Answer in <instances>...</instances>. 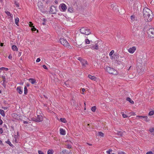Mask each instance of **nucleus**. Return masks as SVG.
Returning a JSON list of instances; mask_svg holds the SVG:
<instances>
[{"mask_svg":"<svg viewBox=\"0 0 154 154\" xmlns=\"http://www.w3.org/2000/svg\"><path fill=\"white\" fill-rule=\"evenodd\" d=\"M24 93L25 94H26L27 93V89L26 86H25L24 88Z\"/></svg>","mask_w":154,"mask_h":154,"instance_id":"obj_30","label":"nucleus"},{"mask_svg":"<svg viewBox=\"0 0 154 154\" xmlns=\"http://www.w3.org/2000/svg\"><path fill=\"white\" fill-rule=\"evenodd\" d=\"M60 9L61 10L63 11H65L66 9V5L64 4H62L60 6Z\"/></svg>","mask_w":154,"mask_h":154,"instance_id":"obj_9","label":"nucleus"},{"mask_svg":"<svg viewBox=\"0 0 154 154\" xmlns=\"http://www.w3.org/2000/svg\"><path fill=\"white\" fill-rule=\"evenodd\" d=\"M88 77L91 80L95 81L96 79V78L94 76H93L91 75H89L88 76Z\"/></svg>","mask_w":154,"mask_h":154,"instance_id":"obj_16","label":"nucleus"},{"mask_svg":"<svg viewBox=\"0 0 154 154\" xmlns=\"http://www.w3.org/2000/svg\"><path fill=\"white\" fill-rule=\"evenodd\" d=\"M30 23H31L29 25L32 28V26H33V24L31 22H30Z\"/></svg>","mask_w":154,"mask_h":154,"instance_id":"obj_59","label":"nucleus"},{"mask_svg":"<svg viewBox=\"0 0 154 154\" xmlns=\"http://www.w3.org/2000/svg\"><path fill=\"white\" fill-rule=\"evenodd\" d=\"M64 84H65V85H66V86H67V87H68V85H67V84H66V82H65L64 83Z\"/></svg>","mask_w":154,"mask_h":154,"instance_id":"obj_62","label":"nucleus"},{"mask_svg":"<svg viewBox=\"0 0 154 154\" xmlns=\"http://www.w3.org/2000/svg\"><path fill=\"white\" fill-rule=\"evenodd\" d=\"M146 154H152V152L151 151L148 152L146 153Z\"/></svg>","mask_w":154,"mask_h":154,"instance_id":"obj_55","label":"nucleus"},{"mask_svg":"<svg viewBox=\"0 0 154 154\" xmlns=\"http://www.w3.org/2000/svg\"><path fill=\"white\" fill-rule=\"evenodd\" d=\"M106 69V71L110 74L115 75H117L118 73V72L116 70L109 67H107Z\"/></svg>","mask_w":154,"mask_h":154,"instance_id":"obj_4","label":"nucleus"},{"mask_svg":"<svg viewBox=\"0 0 154 154\" xmlns=\"http://www.w3.org/2000/svg\"><path fill=\"white\" fill-rule=\"evenodd\" d=\"M149 36L152 38H154V28H150L147 30Z\"/></svg>","mask_w":154,"mask_h":154,"instance_id":"obj_6","label":"nucleus"},{"mask_svg":"<svg viewBox=\"0 0 154 154\" xmlns=\"http://www.w3.org/2000/svg\"><path fill=\"white\" fill-rule=\"evenodd\" d=\"M68 10L70 12H72L73 11L72 8H68Z\"/></svg>","mask_w":154,"mask_h":154,"instance_id":"obj_39","label":"nucleus"},{"mask_svg":"<svg viewBox=\"0 0 154 154\" xmlns=\"http://www.w3.org/2000/svg\"><path fill=\"white\" fill-rule=\"evenodd\" d=\"M6 14L8 15V16H10V12L8 11H5Z\"/></svg>","mask_w":154,"mask_h":154,"instance_id":"obj_54","label":"nucleus"},{"mask_svg":"<svg viewBox=\"0 0 154 154\" xmlns=\"http://www.w3.org/2000/svg\"><path fill=\"white\" fill-rule=\"evenodd\" d=\"M60 41L61 44L65 47L68 48L71 47L68 42L66 39L63 38H60Z\"/></svg>","mask_w":154,"mask_h":154,"instance_id":"obj_5","label":"nucleus"},{"mask_svg":"<svg viewBox=\"0 0 154 154\" xmlns=\"http://www.w3.org/2000/svg\"><path fill=\"white\" fill-rule=\"evenodd\" d=\"M126 100L129 101L130 103L133 104L134 102L131 99L130 97H128L126 98Z\"/></svg>","mask_w":154,"mask_h":154,"instance_id":"obj_20","label":"nucleus"},{"mask_svg":"<svg viewBox=\"0 0 154 154\" xmlns=\"http://www.w3.org/2000/svg\"><path fill=\"white\" fill-rule=\"evenodd\" d=\"M57 11L56 7L54 6H52L50 7L49 12L52 14H56Z\"/></svg>","mask_w":154,"mask_h":154,"instance_id":"obj_8","label":"nucleus"},{"mask_svg":"<svg viewBox=\"0 0 154 154\" xmlns=\"http://www.w3.org/2000/svg\"><path fill=\"white\" fill-rule=\"evenodd\" d=\"M136 50V48L135 47L133 46L132 48H130L128 49V51L130 53L133 54Z\"/></svg>","mask_w":154,"mask_h":154,"instance_id":"obj_10","label":"nucleus"},{"mask_svg":"<svg viewBox=\"0 0 154 154\" xmlns=\"http://www.w3.org/2000/svg\"><path fill=\"white\" fill-rule=\"evenodd\" d=\"M131 19L132 20H135V16L134 15H132L131 17Z\"/></svg>","mask_w":154,"mask_h":154,"instance_id":"obj_40","label":"nucleus"},{"mask_svg":"<svg viewBox=\"0 0 154 154\" xmlns=\"http://www.w3.org/2000/svg\"><path fill=\"white\" fill-rule=\"evenodd\" d=\"M98 135L101 137H103L104 134L101 132H100L98 133Z\"/></svg>","mask_w":154,"mask_h":154,"instance_id":"obj_38","label":"nucleus"},{"mask_svg":"<svg viewBox=\"0 0 154 154\" xmlns=\"http://www.w3.org/2000/svg\"><path fill=\"white\" fill-rule=\"evenodd\" d=\"M17 90L18 92L20 94H21L22 93V91L21 89V88L20 86L18 87L17 88Z\"/></svg>","mask_w":154,"mask_h":154,"instance_id":"obj_17","label":"nucleus"},{"mask_svg":"<svg viewBox=\"0 0 154 154\" xmlns=\"http://www.w3.org/2000/svg\"><path fill=\"white\" fill-rule=\"evenodd\" d=\"M77 59L80 61V62H81V61L83 60L81 57H78V58H77Z\"/></svg>","mask_w":154,"mask_h":154,"instance_id":"obj_41","label":"nucleus"},{"mask_svg":"<svg viewBox=\"0 0 154 154\" xmlns=\"http://www.w3.org/2000/svg\"><path fill=\"white\" fill-rule=\"evenodd\" d=\"M18 135H19V132L18 131H17V135H14V139H13V140L14 141H15L16 143L17 142V136Z\"/></svg>","mask_w":154,"mask_h":154,"instance_id":"obj_18","label":"nucleus"},{"mask_svg":"<svg viewBox=\"0 0 154 154\" xmlns=\"http://www.w3.org/2000/svg\"><path fill=\"white\" fill-rule=\"evenodd\" d=\"M119 154H125V152H119L118 153Z\"/></svg>","mask_w":154,"mask_h":154,"instance_id":"obj_48","label":"nucleus"},{"mask_svg":"<svg viewBox=\"0 0 154 154\" xmlns=\"http://www.w3.org/2000/svg\"><path fill=\"white\" fill-rule=\"evenodd\" d=\"M85 90L84 88H82V91L83 92H84L85 91Z\"/></svg>","mask_w":154,"mask_h":154,"instance_id":"obj_63","label":"nucleus"},{"mask_svg":"<svg viewBox=\"0 0 154 154\" xmlns=\"http://www.w3.org/2000/svg\"><path fill=\"white\" fill-rule=\"evenodd\" d=\"M3 132V130L2 128H0V134H2Z\"/></svg>","mask_w":154,"mask_h":154,"instance_id":"obj_51","label":"nucleus"},{"mask_svg":"<svg viewBox=\"0 0 154 154\" xmlns=\"http://www.w3.org/2000/svg\"><path fill=\"white\" fill-rule=\"evenodd\" d=\"M142 62H138L137 64V70L139 72H143L144 71V69H143V67L142 66Z\"/></svg>","mask_w":154,"mask_h":154,"instance_id":"obj_7","label":"nucleus"},{"mask_svg":"<svg viewBox=\"0 0 154 154\" xmlns=\"http://www.w3.org/2000/svg\"><path fill=\"white\" fill-rule=\"evenodd\" d=\"M8 68H5L4 67H2L0 68V72H1V71H8Z\"/></svg>","mask_w":154,"mask_h":154,"instance_id":"obj_21","label":"nucleus"},{"mask_svg":"<svg viewBox=\"0 0 154 154\" xmlns=\"http://www.w3.org/2000/svg\"><path fill=\"white\" fill-rule=\"evenodd\" d=\"M13 15L12 14H10V18H12Z\"/></svg>","mask_w":154,"mask_h":154,"instance_id":"obj_61","label":"nucleus"},{"mask_svg":"<svg viewBox=\"0 0 154 154\" xmlns=\"http://www.w3.org/2000/svg\"><path fill=\"white\" fill-rule=\"evenodd\" d=\"M143 16L146 21L150 22L153 18L152 11L147 8H145L143 10Z\"/></svg>","mask_w":154,"mask_h":154,"instance_id":"obj_1","label":"nucleus"},{"mask_svg":"<svg viewBox=\"0 0 154 154\" xmlns=\"http://www.w3.org/2000/svg\"><path fill=\"white\" fill-rule=\"evenodd\" d=\"M122 116L124 118H125L128 117V116L126 115L124 113L122 114Z\"/></svg>","mask_w":154,"mask_h":154,"instance_id":"obj_44","label":"nucleus"},{"mask_svg":"<svg viewBox=\"0 0 154 154\" xmlns=\"http://www.w3.org/2000/svg\"><path fill=\"white\" fill-rule=\"evenodd\" d=\"M68 149H70L71 148V146L70 145H67V147H66Z\"/></svg>","mask_w":154,"mask_h":154,"instance_id":"obj_50","label":"nucleus"},{"mask_svg":"<svg viewBox=\"0 0 154 154\" xmlns=\"http://www.w3.org/2000/svg\"><path fill=\"white\" fill-rule=\"evenodd\" d=\"M90 48L92 50H98L99 49L98 45L97 44H95L94 45H92Z\"/></svg>","mask_w":154,"mask_h":154,"instance_id":"obj_14","label":"nucleus"},{"mask_svg":"<svg viewBox=\"0 0 154 154\" xmlns=\"http://www.w3.org/2000/svg\"><path fill=\"white\" fill-rule=\"evenodd\" d=\"M45 69H48V68L45 65H43L42 66Z\"/></svg>","mask_w":154,"mask_h":154,"instance_id":"obj_47","label":"nucleus"},{"mask_svg":"<svg viewBox=\"0 0 154 154\" xmlns=\"http://www.w3.org/2000/svg\"><path fill=\"white\" fill-rule=\"evenodd\" d=\"M6 143L10 145V140L9 139H8L7 141L6 142Z\"/></svg>","mask_w":154,"mask_h":154,"instance_id":"obj_52","label":"nucleus"},{"mask_svg":"<svg viewBox=\"0 0 154 154\" xmlns=\"http://www.w3.org/2000/svg\"><path fill=\"white\" fill-rule=\"evenodd\" d=\"M80 32L81 33L85 34L86 35H88L91 34L90 29L87 27H82L80 29Z\"/></svg>","mask_w":154,"mask_h":154,"instance_id":"obj_3","label":"nucleus"},{"mask_svg":"<svg viewBox=\"0 0 154 154\" xmlns=\"http://www.w3.org/2000/svg\"><path fill=\"white\" fill-rule=\"evenodd\" d=\"M12 116L14 119L17 120H19V116L17 114H12Z\"/></svg>","mask_w":154,"mask_h":154,"instance_id":"obj_15","label":"nucleus"},{"mask_svg":"<svg viewBox=\"0 0 154 154\" xmlns=\"http://www.w3.org/2000/svg\"><path fill=\"white\" fill-rule=\"evenodd\" d=\"M19 19L18 17H16L15 18V24L17 26H19V25L18 24V23L19 22Z\"/></svg>","mask_w":154,"mask_h":154,"instance_id":"obj_22","label":"nucleus"},{"mask_svg":"<svg viewBox=\"0 0 154 154\" xmlns=\"http://www.w3.org/2000/svg\"><path fill=\"white\" fill-rule=\"evenodd\" d=\"M140 29L139 27L135 26L133 27L132 30V35L135 36H138L141 32Z\"/></svg>","mask_w":154,"mask_h":154,"instance_id":"obj_2","label":"nucleus"},{"mask_svg":"<svg viewBox=\"0 0 154 154\" xmlns=\"http://www.w3.org/2000/svg\"><path fill=\"white\" fill-rule=\"evenodd\" d=\"M144 116H137V117H138L139 118H143V117Z\"/></svg>","mask_w":154,"mask_h":154,"instance_id":"obj_57","label":"nucleus"},{"mask_svg":"<svg viewBox=\"0 0 154 154\" xmlns=\"http://www.w3.org/2000/svg\"><path fill=\"white\" fill-rule=\"evenodd\" d=\"M31 30L33 31H35L36 30L38 31V30H37V29L34 27V26H32V27L31 28Z\"/></svg>","mask_w":154,"mask_h":154,"instance_id":"obj_37","label":"nucleus"},{"mask_svg":"<svg viewBox=\"0 0 154 154\" xmlns=\"http://www.w3.org/2000/svg\"><path fill=\"white\" fill-rule=\"evenodd\" d=\"M149 131L151 132H154V128H152L150 129L149 130Z\"/></svg>","mask_w":154,"mask_h":154,"instance_id":"obj_43","label":"nucleus"},{"mask_svg":"<svg viewBox=\"0 0 154 154\" xmlns=\"http://www.w3.org/2000/svg\"><path fill=\"white\" fill-rule=\"evenodd\" d=\"M43 20L44 22H45L47 21V20L45 18H43Z\"/></svg>","mask_w":154,"mask_h":154,"instance_id":"obj_60","label":"nucleus"},{"mask_svg":"<svg viewBox=\"0 0 154 154\" xmlns=\"http://www.w3.org/2000/svg\"><path fill=\"white\" fill-rule=\"evenodd\" d=\"M114 5H113V4H112L110 5V8H112V9H113V8L114 7Z\"/></svg>","mask_w":154,"mask_h":154,"instance_id":"obj_56","label":"nucleus"},{"mask_svg":"<svg viewBox=\"0 0 154 154\" xmlns=\"http://www.w3.org/2000/svg\"><path fill=\"white\" fill-rule=\"evenodd\" d=\"M2 77L3 78L2 81H3V82H5V78L4 76H2Z\"/></svg>","mask_w":154,"mask_h":154,"instance_id":"obj_53","label":"nucleus"},{"mask_svg":"<svg viewBox=\"0 0 154 154\" xmlns=\"http://www.w3.org/2000/svg\"><path fill=\"white\" fill-rule=\"evenodd\" d=\"M29 82H31V83L32 84H34L35 83H36V80L35 79H32V78H30L29 79Z\"/></svg>","mask_w":154,"mask_h":154,"instance_id":"obj_19","label":"nucleus"},{"mask_svg":"<svg viewBox=\"0 0 154 154\" xmlns=\"http://www.w3.org/2000/svg\"><path fill=\"white\" fill-rule=\"evenodd\" d=\"M38 153L39 154H45L41 150H38Z\"/></svg>","mask_w":154,"mask_h":154,"instance_id":"obj_42","label":"nucleus"},{"mask_svg":"<svg viewBox=\"0 0 154 154\" xmlns=\"http://www.w3.org/2000/svg\"><path fill=\"white\" fill-rule=\"evenodd\" d=\"M10 146H11L12 147V148L13 149L12 153H13V154H15V147L13 146V144H11V143L10 142Z\"/></svg>","mask_w":154,"mask_h":154,"instance_id":"obj_23","label":"nucleus"},{"mask_svg":"<svg viewBox=\"0 0 154 154\" xmlns=\"http://www.w3.org/2000/svg\"><path fill=\"white\" fill-rule=\"evenodd\" d=\"M143 119L146 122H148L149 121V119H148V117L147 116H144L143 117Z\"/></svg>","mask_w":154,"mask_h":154,"instance_id":"obj_29","label":"nucleus"},{"mask_svg":"<svg viewBox=\"0 0 154 154\" xmlns=\"http://www.w3.org/2000/svg\"><path fill=\"white\" fill-rule=\"evenodd\" d=\"M0 114L2 116H5L4 111L2 109H0Z\"/></svg>","mask_w":154,"mask_h":154,"instance_id":"obj_28","label":"nucleus"},{"mask_svg":"<svg viewBox=\"0 0 154 154\" xmlns=\"http://www.w3.org/2000/svg\"><path fill=\"white\" fill-rule=\"evenodd\" d=\"M114 52V50H112L111 52L109 53V55L110 57H112V56L113 55V53Z\"/></svg>","mask_w":154,"mask_h":154,"instance_id":"obj_36","label":"nucleus"},{"mask_svg":"<svg viewBox=\"0 0 154 154\" xmlns=\"http://www.w3.org/2000/svg\"><path fill=\"white\" fill-rule=\"evenodd\" d=\"M12 49L13 51H17L18 48L16 46L13 45L12 47Z\"/></svg>","mask_w":154,"mask_h":154,"instance_id":"obj_25","label":"nucleus"},{"mask_svg":"<svg viewBox=\"0 0 154 154\" xmlns=\"http://www.w3.org/2000/svg\"><path fill=\"white\" fill-rule=\"evenodd\" d=\"M40 60H41L40 58H38L36 60V62H40Z\"/></svg>","mask_w":154,"mask_h":154,"instance_id":"obj_49","label":"nucleus"},{"mask_svg":"<svg viewBox=\"0 0 154 154\" xmlns=\"http://www.w3.org/2000/svg\"><path fill=\"white\" fill-rule=\"evenodd\" d=\"M60 133L63 135H64L65 134V131L63 129H60Z\"/></svg>","mask_w":154,"mask_h":154,"instance_id":"obj_26","label":"nucleus"},{"mask_svg":"<svg viewBox=\"0 0 154 154\" xmlns=\"http://www.w3.org/2000/svg\"><path fill=\"white\" fill-rule=\"evenodd\" d=\"M11 2L13 3L16 6L17 8L19 7V4L18 2V1L19 0H11Z\"/></svg>","mask_w":154,"mask_h":154,"instance_id":"obj_12","label":"nucleus"},{"mask_svg":"<svg viewBox=\"0 0 154 154\" xmlns=\"http://www.w3.org/2000/svg\"><path fill=\"white\" fill-rule=\"evenodd\" d=\"M36 118L38 122H41L43 120V117L41 115H38Z\"/></svg>","mask_w":154,"mask_h":154,"instance_id":"obj_13","label":"nucleus"},{"mask_svg":"<svg viewBox=\"0 0 154 154\" xmlns=\"http://www.w3.org/2000/svg\"><path fill=\"white\" fill-rule=\"evenodd\" d=\"M90 41L88 39H86L85 40V42L87 44H89L90 43Z\"/></svg>","mask_w":154,"mask_h":154,"instance_id":"obj_33","label":"nucleus"},{"mask_svg":"<svg viewBox=\"0 0 154 154\" xmlns=\"http://www.w3.org/2000/svg\"><path fill=\"white\" fill-rule=\"evenodd\" d=\"M117 134L120 136H122L123 134V132L122 131H117L116 133Z\"/></svg>","mask_w":154,"mask_h":154,"instance_id":"obj_24","label":"nucleus"},{"mask_svg":"<svg viewBox=\"0 0 154 154\" xmlns=\"http://www.w3.org/2000/svg\"><path fill=\"white\" fill-rule=\"evenodd\" d=\"M60 120L61 122L63 123H66V119L65 118H61Z\"/></svg>","mask_w":154,"mask_h":154,"instance_id":"obj_31","label":"nucleus"},{"mask_svg":"<svg viewBox=\"0 0 154 154\" xmlns=\"http://www.w3.org/2000/svg\"><path fill=\"white\" fill-rule=\"evenodd\" d=\"M112 151V149H109V150L106 151V152L108 154H110V152Z\"/></svg>","mask_w":154,"mask_h":154,"instance_id":"obj_45","label":"nucleus"},{"mask_svg":"<svg viewBox=\"0 0 154 154\" xmlns=\"http://www.w3.org/2000/svg\"><path fill=\"white\" fill-rule=\"evenodd\" d=\"M4 44L3 43H1L0 44V46H3Z\"/></svg>","mask_w":154,"mask_h":154,"instance_id":"obj_64","label":"nucleus"},{"mask_svg":"<svg viewBox=\"0 0 154 154\" xmlns=\"http://www.w3.org/2000/svg\"><path fill=\"white\" fill-rule=\"evenodd\" d=\"M33 121H35L36 122H38V120L37 119V118L36 117H33L31 119Z\"/></svg>","mask_w":154,"mask_h":154,"instance_id":"obj_32","label":"nucleus"},{"mask_svg":"<svg viewBox=\"0 0 154 154\" xmlns=\"http://www.w3.org/2000/svg\"><path fill=\"white\" fill-rule=\"evenodd\" d=\"M22 121H23V123L24 124H27L29 123L28 121H24V120H22Z\"/></svg>","mask_w":154,"mask_h":154,"instance_id":"obj_46","label":"nucleus"},{"mask_svg":"<svg viewBox=\"0 0 154 154\" xmlns=\"http://www.w3.org/2000/svg\"><path fill=\"white\" fill-rule=\"evenodd\" d=\"M54 152L53 149H49L47 153L48 154H53Z\"/></svg>","mask_w":154,"mask_h":154,"instance_id":"obj_27","label":"nucleus"},{"mask_svg":"<svg viewBox=\"0 0 154 154\" xmlns=\"http://www.w3.org/2000/svg\"><path fill=\"white\" fill-rule=\"evenodd\" d=\"M153 114H154V110L151 111L149 113V116H152Z\"/></svg>","mask_w":154,"mask_h":154,"instance_id":"obj_35","label":"nucleus"},{"mask_svg":"<svg viewBox=\"0 0 154 154\" xmlns=\"http://www.w3.org/2000/svg\"><path fill=\"white\" fill-rule=\"evenodd\" d=\"M96 109V107L95 106H93L91 108V110L93 112H95Z\"/></svg>","mask_w":154,"mask_h":154,"instance_id":"obj_34","label":"nucleus"},{"mask_svg":"<svg viewBox=\"0 0 154 154\" xmlns=\"http://www.w3.org/2000/svg\"><path fill=\"white\" fill-rule=\"evenodd\" d=\"M81 62L82 63V66L84 67H86V65L88 64V63L85 60L83 59Z\"/></svg>","mask_w":154,"mask_h":154,"instance_id":"obj_11","label":"nucleus"},{"mask_svg":"<svg viewBox=\"0 0 154 154\" xmlns=\"http://www.w3.org/2000/svg\"><path fill=\"white\" fill-rule=\"evenodd\" d=\"M3 123V121L1 119H0V125H2Z\"/></svg>","mask_w":154,"mask_h":154,"instance_id":"obj_58","label":"nucleus"}]
</instances>
